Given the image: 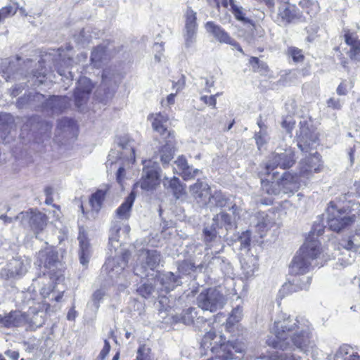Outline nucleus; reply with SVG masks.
I'll return each mask as SVG.
<instances>
[{
	"label": "nucleus",
	"mask_w": 360,
	"mask_h": 360,
	"mask_svg": "<svg viewBox=\"0 0 360 360\" xmlns=\"http://www.w3.org/2000/svg\"><path fill=\"white\" fill-rule=\"evenodd\" d=\"M226 302V297L216 288L203 290L197 297L198 307L210 312H215L222 309Z\"/></svg>",
	"instance_id": "423d86ee"
},
{
	"label": "nucleus",
	"mask_w": 360,
	"mask_h": 360,
	"mask_svg": "<svg viewBox=\"0 0 360 360\" xmlns=\"http://www.w3.org/2000/svg\"><path fill=\"white\" fill-rule=\"evenodd\" d=\"M20 219L21 224L25 227H30L34 233L36 238H39L40 232L46 226V216L39 212L30 210L22 212L16 216Z\"/></svg>",
	"instance_id": "9d476101"
},
{
	"label": "nucleus",
	"mask_w": 360,
	"mask_h": 360,
	"mask_svg": "<svg viewBox=\"0 0 360 360\" xmlns=\"http://www.w3.org/2000/svg\"><path fill=\"white\" fill-rule=\"evenodd\" d=\"M184 40L186 47H190L195 41L198 24L196 13L188 8L185 14Z\"/></svg>",
	"instance_id": "f3484780"
},
{
	"label": "nucleus",
	"mask_w": 360,
	"mask_h": 360,
	"mask_svg": "<svg viewBox=\"0 0 360 360\" xmlns=\"http://www.w3.org/2000/svg\"><path fill=\"white\" fill-rule=\"evenodd\" d=\"M297 18V13L294 6L285 4L279 7L278 22L283 25H287Z\"/></svg>",
	"instance_id": "c85d7f7f"
},
{
	"label": "nucleus",
	"mask_w": 360,
	"mask_h": 360,
	"mask_svg": "<svg viewBox=\"0 0 360 360\" xmlns=\"http://www.w3.org/2000/svg\"><path fill=\"white\" fill-rule=\"evenodd\" d=\"M46 99L44 95L39 93H34L29 94L27 98H20L17 101V105L19 108H22L25 104H27L30 108H33L37 110L46 111L47 107L46 105Z\"/></svg>",
	"instance_id": "4be33fe9"
},
{
	"label": "nucleus",
	"mask_w": 360,
	"mask_h": 360,
	"mask_svg": "<svg viewBox=\"0 0 360 360\" xmlns=\"http://www.w3.org/2000/svg\"><path fill=\"white\" fill-rule=\"evenodd\" d=\"M295 162V153L292 148H278L272 153L266 164V174H269L276 168L285 169L291 167Z\"/></svg>",
	"instance_id": "1a4fd4ad"
},
{
	"label": "nucleus",
	"mask_w": 360,
	"mask_h": 360,
	"mask_svg": "<svg viewBox=\"0 0 360 360\" xmlns=\"http://www.w3.org/2000/svg\"><path fill=\"white\" fill-rule=\"evenodd\" d=\"M327 105L329 108L339 110L342 107V103L339 98H330L327 101Z\"/></svg>",
	"instance_id": "338daca9"
},
{
	"label": "nucleus",
	"mask_w": 360,
	"mask_h": 360,
	"mask_svg": "<svg viewBox=\"0 0 360 360\" xmlns=\"http://www.w3.org/2000/svg\"><path fill=\"white\" fill-rule=\"evenodd\" d=\"M197 268H201V265L196 266L190 260H184L178 264V273L182 275H189Z\"/></svg>",
	"instance_id": "a19ab883"
},
{
	"label": "nucleus",
	"mask_w": 360,
	"mask_h": 360,
	"mask_svg": "<svg viewBox=\"0 0 360 360\" xmlns=\"http://www.w3.org/2000/svg\"><path fill=\"white\" fill-rule=\"evenodd\" d=\"M129 231L128 224L116 220L112 221L108 242V249L111 255L103 266V271H105L112 279L118 277L123 272L128 262L129 252L120 250L122 244L120 238L121 236L127 237Z\"/></svg>",
	"instance_id": "f03ea898"
},
{
	"label": "nucleus",
	"mask_w": 360,
	"mask_h": 360,
	"mask_svg": "<svg viewBox=\"0 0 360 360\" xmlns=\"http://www.w3.org/2000/svg\"><path fill=\"white\" fill-rule=\"evenodd\" d=\"M70 101L67 96H53L46 101L44 106L47 107V112L51 111L52 114H58L70 105Z\"/></svg>",
	"instance_id": "a878e982"
},
{
	"label": "nucleus",
	"mask_w": 360,
	"mask_h": 360,
	"mask_svg": "<svg viewBox=\"0 0 360 360\" xmlns=\"http://www.w3.org/2000/svg\"><path fill=\"white\" fill-rule=\"evenodd\" d=\"M105 198V193L102 191H98L91 195L89 203L92 209L98 212L101 207Z\"/></svg>",
	"instance_id": "a18cd8bd"
},
{
	"label": "nucleus",
	"mask_w": 360,
	"mask_h": 360,
	"mask_svg": "<svg viewBox=\"0 0 360 360\" xmlns=\"http://www.w3.org/2000/svg\"><path fill=\"white\" fill-rule=\"evenodd\" d=\"M306 154L299 165V172L296 174L298 178L309 179L312 174L319 170L320 155L316 152L310 151Z\"/></svg>",
	"instance_id": "f8f14e48"
},
{
	"label": "nucleus",
	"mask_w": 360,
	"mask_h": 360,
	"mask_svg": "<svg viewBox=\"0 0 360 360\" xmlns=\"http://www.w3.org/2000/svg\"><path fill=\"white\" fill-rule=\"evenodd\" d=\"M311 325L304 317L292 319L290 317L274 321L271 332L275 337H269L266 344L282 351L292 350L294 347L307 352L313 347Z\"/></svg>",
	"instance_id": "f257e3e1"
},
{
	"label": "nucleus",
	"mask_w": 360,
	"mask_h": 360,
	"mask_svg": "<svg viewBox=\"0 0 360 360\" xmlns=\"http://www.w3.org/2000/svg\"><path fill=\"white\" fill-rule=\"evenodd\" d=\"M13 124V117L7 113L0 114V131H7Z\"/></svg>",
	"instance_id": "49530a36"
},
{
	"label": "nucleus",
	"mask_w": 360,
	"mask_h": 360,
	"mask_svg": "<svg viewBox=\"0 0 360 360\" xmlns=\"http://www.w3.org/2000/svg\"><path fill=\"white\" fill-rule=\"evenodd\" d=\"M189 191L199 207H205L208 205L212 193L210 186L207 182L198 179L190 186Z\"/></svg>",
	"instance_id": "ddd939ff"
},
{
	"label": "nucleus",
	"mask_w": 360,
	"mask_h": 360,
	"mask_svg": "<svg viewBox=\"0 0 360 360\" xmlns=\"http://www.w3.org/2000/svg\"><path fill=\"white\" fill-rule=\"evenodd\" d=\"M347 55L352 60L360 62V42L350 47Z\"/></svg>",
	"instance_id": "6e6d98bb"
},
{
	"label": "nucleus",
	"mask_w": 360,
	"mask_h": 360,
	"mask_svg": "<svg viewBox=\"0 0 360 360\" xmlns=\"http://www.w3.org/2000/svg\"><path fill=\"white\" fill-rule=\"evenodd\" d=\"M200 100L210 106H212L213 108H215L216 106V96H202L200 97Z\"/></svg>",
	"instance_id": "774afa93"
},
{
	"label": "nucleus",
	"mask_w": 360,
	"mask_h": 360,
	"mask_svg": "<svg viewBox=\"0 0 360 360\" xmlns=\"http://www.w3.org/2000/svg\"><path fill=\"white\" fill-rule=\"evenodd\" d=\"M117 86L115 70L112 68L104 69L101 84L96 91L97 99L101 103H107L112 98Z\"/></svg>",
	"instance_id": "6e6552de"
},
{
	"label": "nucleus",
	"mask_w": 360,
	"mask_h": 360,
	"mask_svg": "<svg viewBox=\"0 0 360 360\" xmlns=\"http://www.w3.org/2000/svg\"><path fill=\"white\" fill-rule=\"evenodd\" d=\"M17 8L12 6H7L0 9V22L3 21L5 18L15 14Z\"/></svg>",
	"instance_id": "4d7b16f0"
},
{
	"label": "nucleus",
	"mask_w": 360,
	"mask_h": 360,
	"mask_svg": "<svg viewBox=\"0 0 360 360\" xmlns=\"http://www.w3.org/2000/svg\"><path fill=\"white\" fill-rule=\"evenodd\" d=\"M37 264L49 269V274H54L59 264L58 252L51 247L41 250L38 253Z\"/></svg>",
	"instance_id": "2eb2a0df"
},
{
	"label": "nucleus",
	"mask_w": 360,
	"mask_h": 360,
	"mask_svg": "<svg viewBox=\"0 0 360 360\" xmlns=\"http://www.w3.org/2000/svg\"><path fill=\"white\" fill-rule=\"evenodd\" d=\"M238 240L240 243V249H248L251 241L250 232L249 231L243 232L239 237Z\"/></svg>",
	"instance_id": "13d9d810"
},
{
	"label": "nucleus",
	"mask_w": 360,
	"mask_h": 360,
	"mask_svg": "<svg viewBox=\"0 0 360 360\" xmlns=\"http://www.w3.org/2000/svg\"><path fill=\"white\" fill-rule=\"evenodd\" d=\"M206 31L211 34L214 38L219 43L229 44L235 47L238 51L243 52L240 46L233 39H232L228 32H226L220 25L212 21L207 22L205 25Z\"/></svg>",
	"instance_id": "4468645a"
},
{
	"label": "nucleus",
	"mask_w": 360,
	"mask_h": 360,
	"mask_svg": "<svg viewBox=\"0 0 360 360\" xmlns=\"http://www.w3.org/2000/svg\"><path fill=\"white\" fill-rule=\"evenodd\" d=\"M231 11L235 18L240 21L246 22L247 19L243 12V8L235 4V0H229Z\"/></svg>",
	"instance_id": "3c124183"
},
{
	"label": "nucleus",
	"mask_w": 360,
	"mask_h": 360,
	"mask_svg": "<svg viewBox=\"0 0 360 360\" xmlns=\"http://www.w3.org/2000/svg\"><path fill=\"white\" fill-rule=\"evenodd\" d=\"M134 141L129 139L127 136L119 138L117 144L122 150V155L132 163L135 161V150Z\"/></svg>",
	"instance_id": "7c9ffc66"
},
{
	"label": "nucleus",
	"mask_w": 360,
	"mask_h": 360,
	"mask_svg": "<svg viewBox=\"0 0 360 360\" xmlns=\"http://www.w3.org/2000/svg\"><path fill=\"white\" fill-rule=\"evenodd\" d=\"M201 173L198 169H194L192 166L186 167L184 171L180 173V175L184 180H189L195 178Z\"/></svg>",
	"instance_id": "603ef678"
},
{
	"label": "nucleus",
	"mask_w": 360,
	"mask_h": 360,
	"mask_svg": "<svg viewBox=\"0 0 360 360\" xmlns=\"http://www.w3.org/2000/svg\"><path fill=\"white\" fill-rule=\"evenodd\" d=\"M176 167L175 169L180 174L182 171H184L186 167H189L187 160L183 156H180L177 158V160L174 162Z\"/></svg>",
	"instance_id": "e2e57ef3"
},
{
	"label": "nucleus",
	"mask_w": 360,
	"mask_h": 360,
	"mask_svg": "<svg viewBox=\"0 0 360 360\" xmlns=\"http://www.w3.org/2000/svg\"><path fill=\"white\" fill-rule=\"evenodd\" d=\"M164 186L170 188L176 198H179L184 193V188L181 185L180 180L176 177H173L171 179H166L164 181Z\"/></svg>",
	"instance_id": "c9c22d12"
},
{
	"label": "nucleus",
	"mask_w": 360,
	"mask_h": 360,
	"mask_svg": "<svg viewBox=\"0 0 360 360\" xmlns=\"http://www.w3.org/2000/svg\"><path fill=\"white\" fill-rule=\"evenodd\" d=\"M299 178L297 174L292 175L288 172H285L282 177L278 180L281 190V194L292 195L297 191L300 186Z\"/></svg>",
	"instance_id": "412c9836"
},
{
	"label": "nucleus",
	"mask_w": 360,
	"mask_h": 360,
	"mask_svg": "<svg viewBox=\"0 0 360 360\" xmlns=\"http://www.w3.org/2000/svg\"><path fill=\"white\" fill-rule=\"evenodd\" d=\"M229 199L221 191H216L212 193L208 205L222 208L229 205Z\"/></svg>",
	"instance_id": "f704fd0d"
},
{
	"label": "nucleus",
	"mask_w": 360,
	"mask_h": 360,
	"mask_svg": "<svg viewBox=\"0 0 360 360\" xmlns=\"http://www.w3.org/2000/svg\"><path fill=\"white\" fill-rule=\"evenodd\" d=\"M345 41L350 47L356 45L358 42H360V39H358L354 34L351 33L349 31H347L345 34Z\"/></svg>",
	"instance_id": "680f3d73"
},
{
	"label": "nucleus",
	"mask_w": 360,
	"mask_h": 360,
	"mask_svg": "<svg viewBox=\"0 0 360 360\" xmlns=\"http://www.w3.org/2000/svg\"><path fill=\"white\" fill-rule=\"evenodd\" d=\"M106 48L103 45L97 46L91 52V62L96 68H100L106 59Z\"/></svg>",
	"instance_id": "473e14b6"
},
{
	"label": "nucleus",
	"mask_w": 360,
	"mask_h": 360,
	"mask_svg": "<svg viewBox=\"0 0 360 360\" xmlns=\"http://www.w3.org/2000/svg\"><path fill=\"white\" fill-rule=\"evenodd\" d=\"M261 185L262 190L264 193H266L269 195H275L281 194V190L278 181H270L262 180Z\"/></svg>",
	"instance_id": "4c0bfd02"
},
{
	"label": "nucleus",
	"mask_w": 360,
	"mask_h": 360,
	"mask_svg": "<svg viewBox=\"0 0 360 360\" xmlns=\"http://www.w3.org/2000/svg\"><path fill=\"white\" fill-rule=\"evenodd\" d=\"M28 315L20 311H11L4 317L0 316V323L6 328L19 327L27 323Z\"/></svg>",
	"instance_id": "b1692460"
},
{
	"label": "nucleus",
	"mask_w": 360,
	"mask_h": 360,
	"mask_svg": "<svg viewBox=\"0 0 360 360\" xmlns=\"http://www.w3.org/2000/svg\"><path fill=\"white\" fill-rule=\"evenodd\" d=\"M134 360H155V357L151 349L143 345L137 349L136 356Z\"/></svg>",
	"instance_id": "37998d69"
},
{
	"label": "nucleus",
	"mask_w": 360,
	"mask_h": 360,
	"mask_svg": "<svg viewBox=\"0 0 360 360\" xmlns=\"http://www.w3.org/2000/svg\"><path fill=\"white\" fill-rule=\"evenodd\" d=\"M311 282L309 276L295 277L288 283L282 286L281 291L283 292H293L302 290H307Z\"/></svg>",
	"instance_id": "cd10ccee"
},
{
	"label": "nucleus",
	"mask_w": 360,
	"mask_h": 360,
	"mask_svg": "<svg viewBox=\"0 0 360 360\" xmlns=\"http://www.w3.org/2000/svg\"><path fill=\"white\" fill-rule=\"evenodd\" d=\"M165 143L160 146L158 151L155 152L153 158L160 157V161L163 165L168 164L174 158V137H169L163 139Z\"/></svg>",
	"instance_id": "5701e85b"
},
{
	"label": "nucleus",
	"mask_w": 360,
	"mask_h": 360,
	"mask_svg": "<svg viewBox=\"0 0 360 360\" xmlns=\"http://www.w3.org/2000/svg\"><path fill=\"white\" fill-rule=\"evenodd\" d=\"M93 87V84L89 78L79 77L74 93L75 105L79 109L87 102Z\"/></svg>",
	"instance_id": "dca6fc26"
},
{
	"label": "nucleus",
	"mask_w": 360,
	"mask_h": 360,
	"mask_svg": "<svg viewBox=\"0 0 360 360\" xmlns=\"http://www.w3.org/2000/svg\"><path fill=\"white\" fill-rule=\"evenodd\" d=\"M241 268L243 273L246 278H251L258 270L257 259L254 256H248L244 258L241 262Z\"/></svg>",
	"instance_id": "2f4dec72"
},
{
	"label": "nucleus",
	"mask_w": 360,
	"mask_h": 360,
	"mask_svg": "<svg viewBox=\"0 0 360 360\" xmlns=\"http://www.w3.org/2000/svg\"><path fill=\"white\" fill-rule=\"evenodd\" d=\"M30 262V259L25 257L13 258L6 266L1 269L0 276L6 279L20 278L27 272Z\"/></svg>",
	"instance_id": "9b49d317"
},
{
	"label": "nucleus",
	"mask_w": 360,
	"mask_h": 360,
	"mask_svg": "<svg viewBox=\"0 0 360 360\" xmlns=\"http://www.w3.org/2000/svg\"><path fill=\"white\" fill-rule=\"evenodd\" d=\"M198 316L197 309L195 307H189L183 310L180 321L186 325H191L194 323L195 319Z\"/></svg>",
	"instance_id": "58836bf2"
},
{
	"label": "nucleus",
	"mask_w": 360,
	"mask_h": 360,
	"mask_svg": "<svg viewBox=\"0 0 360 360\" xmlns=\"http://www.w3.org/2000/svg\"><path fill=\"white\" fill-rule=\"evenodd\" d=\"M295 122L294 120L291 117H288L282 122L281 125L283 128L285 129L288 133L290 134L295 127Z\"/></svg>",
	"instance_id": "0e129e2a"
},
{
	"label": "nucleus",
	"mask_w": 360,
	"mask_h": 360,
	"mask_svg": "<svg viewBox=\"0 0 360 360\" xmlns=\"http://www.w3.org/2000/svg\"><path fill=\"white\" fill-rule=\"evenodd\" d=\"M159 167L158 165L151 167L146 165L143 167L141 180L136 185L139 184L141 188L146 191L153 190L159 184Z\"/></svg>",
	"instance_id": "a211bd4d"
},
{
	"label": "nucleus",
	"mask_w": 360,
	"mask_h": 360,
	"mask_svg": "<svg viewBox=\"0 0 360 360\" xmlns=\"http://www.w3.org/2000/svg\"><path fill=\"white\" fill-rule=\"evenodd\" d=\"M79 243V262L83 266H86L91 257V250L89 243L84 233H79L78 236Z\"/></svg>",
	"instance_id": "c756f323"
},
{
	"label": "nucleus",
	"mask_w": 360,
	"mask_h": 360,
	"mask_svg": "<svg viewBox=\"0 0 360 360\" xmlns=\"http://www.w3.org/2000/svg\"><path fill=\"white\" fill-rule=\"evenodd\" d=\"M327 224L335 232L350 226L356 221L355 214H348L345 210L337 209L333 202L327 208Z\"/></svg>",
	"instance_id": "0eeeda50"
},
{
	"label": "nucleus",
	"mask_w": 360,
	"mask_h": 360,
	"mask_svg": "<svg viewBox=\"0 0 360 360\" xmlns=\"http://www.w3.org/2000/svg\"><path fill=\"white\" fill-rule=\"evenodd\" d=\"M148 119H152L153 130L158 132L162 139L174 137V131L168 129L169 117L166 114L156 113L150 115Z\"/></svg>",
	"instance_id": "6ab92c4d"
},
{
	"label": "nucleus",
	"mask_w": 360,
	"mask_h": 360,
	"mask_svg": "<svg viewBox=\"0 0 360 360\" xmlns=\"http://www.w3.org/2000/svg\"><path fill=\"white\" fill-rule=\"evenodd\" d=\"M340 244L347 252L350 250L356 252L360 247V234L349 236L348 239L342 240Z\"/></svg>",
	"instance_id": "e433bc0d"
},
{
	"label": "nucleus",
	"mask_w": 360,
	"mask_h": 360,
	"mask_svg": "<svg viewBox=\"0 0 360 360\" xmlns=\"http://www.w3.org/2000/svg\"><path fill=\"white\" fill-rule=\"evenodd\" d=\"M156 278L161 285V288H159L161 292L168 293L182 283L181 277L171 271L162 274L158 272Z\"/></svg>",
	"instance_id": "aec40b11"
},
{
	"label": "nucleus",
	"mask_w": 360,
	"mask_h": 360,
	"mask_svg": "<svg viewBox=\"0 0 360 360\" xmlns=\"http://www.w3.org/2000/svg\"><path fill=\"white\" fill-rule=\"evenodd\" d=\"M255 139L258 148L260 149L268 142L269 139L267 130L256 131L255 134Z\"/></svg>",
	"instance_id": "09e8293b"
},
{
	"label": "nucleus",
	"mask_w": 360,
	"mask_h": 360,
	"mask_svg": "<svg viewBox=\"0 0 360 360\" xmlns=\"http://www.w3.org/2000/svg\"><path fill=\"white\" fill-rule=\"evenodd\" d=\"M271 360H300V358L299 356H295L290 353L278 354V352H276V354L271 356Z\"/></svg>",
	"instance_id": "052dcab7"
},
{
	"label": "nucleus",
	"mask_w": 360,
	"mask_h": 360,
	"mask_svg": "<svg viewBox=\"0 0 360 360\" xmlns=\"http://www.w3.org/2000/svg\"><path fill=\"white\" fill-rule=\"evenodd\" d=\"M288 54L290 56L292 60L296 62H302L304 60L302 51L296 47H290L288 49Z\"/></svg>",
	"instance_id": "5fc2aeb1"
},
{
	"label": "nucleus",
	"mask_w": 360,
	"mask_h": 360,
	"mask_svg": "<svg viewBox=\"0 0 360 360\" xmlns=\"http://www.w3.org/2000/svg\"><path fill=\"white\" fill-rule=\"evenodd\" d=\"M217 229H219V227L217 226L216 223H214L213 220L210 226H206L204 228L203 234L205 242L210 243L217 238V235L219 234V232L217 230Z\"/></svg>",
	"instance_id": "79ce46f5"
},
{
	"label": "nucleus",
	"mask_w": 360,
	"mask_h": 360,
	"mask_svg": "<svg viewBox=\"0 0 360 360\" xmlns=\"http://www.w3.org/2000/svg\"><path fill=\"white\" fill-rule=\"evenodd\" d=\"M209 264L218 267L221 271H224L229 266V264L220 257H213L210 261Z\"/></svg>",
	"instance_id": "bf43d9fd"
},
{
	"label": "nucleus",
	"mask_w": 360,
	"mask_h": 360,
	"mask_svg": "<svg viewBox=\"0 0 360 360\" xmlns=\"http://www.w3.org/2000/svg\"><path fill=\"white\" fill-rule=\"evenodd\" d=\"M252 223L255 232L260 238H263L274 224L272 220L265 212L257 213L255 216Z\"/></svg>",
	"instance_id": "393cba45"
},
{
	"label": "nucleus",
	"mask_w": 360,
	"mask_h": 360,
	"mask_svg": "<svg viewBox=\"0 0 360 360\" xmlns=\"http://www.w3.org/2000/svg\"><path fill=\"white\" fill-rule=\"evenodd\" d=\"M213 221L216 223L217 227L222 228V226H224L226 230L231 227L232 224L231 216L223 212L217 214L213 218Z\"/></svg>",
	"instance_id": "ea45409f"
},
{
	"label": "nucleus",
	"mask_w": 360,
	"mask_h": 360,
	"mask_svg": "<svg viewBox=\"0 0 360 360\" xmlns=\"http://www.w3.org/2000/svg\"><path fill=\"white\" fill-rule=\"evenodd\" d=\"M241 309L239 307L234 309L232 311V314L228 319V322L231 324H233L235 322H238L241 318Z\"/></svg>",
	"instance_id": "69168bd1"
},
{
	"label": "nucleus",
	"mask_w": 360,
	"mask_h": 360,
	"mask_svg": "<svg viewBox=\"0 0 360 360\" xmlns=\"http://www.w3.org/2000/svg\"><path fill=\"white\" fill-rule=\"evenodd\" d=\"M320 253L319 241L314 238H307L290 265V273L302 275L307 273L313 266L316 265L315 259Z\"/></svg>",
	"instance_id": "7ed1b4c3"
},
{
	"label": "nucleus",
	"mask_w": 360,
	"mask_h": 360,
	"mask_svg": "<svg viewBox=\"0 0 360 360\" xmlns=\"http://www.w3.org/2000/svg\"><path fill=\"white\" fill-rule=\"evenodd\" d=\"M160 262V254L155 250H142L139 256V263L134 269V274L141 278H155L158 271H155Z\"/></svg>",
	"instance_id": "20e7f679"
},
{
	"label": "nucleus",
	"mask_w": 360,
	"mask_h": 360,
	"mask_svg": "<svg viewBox=\"0 0 360 360\" xmlns=\"http://www.w3.org/2000/svg\"><path fill=\"white\" fill-rule=\"evenodd\" d=\"M154 287L152 283H143L140 287L136 289L139 295L144 298H148L154 291Z\"/></svg>",
	"instance_id": "8fccbe9b"
},
{
	"label": "nucleus",
	"mask_w": 360,
	"mask_h": 360,
	"mask_svg": "<svg viewBox=\"0 0 360 360\" xmlns=\"http://www.w3.org/2000/svg\"><path fill=\"white\" fill-rule=\"evenodd\" d=\"M297 146L302 153L316 150L319 145L318 134L311 122L304 120L300 122V129L297 132Z\"/></svg>",
	"instance_id": "39448f33"
},
{
	"label": "nucleus",
	"mask_w": 360,
	"mask_h": 360,
	"mask_svg": "<svg viewBox=\"0 0 360 360\" xmlns=\"http://www.w3.org/2000/svg\"><path fill=\"white\" fill-rule=\"evenodd\" d=\"M105 292L103 289H98L96 290L92 295L91 302H89V307H93L95 310H98L99 308L100 302L103 300Z\"/></svg>",
	"instance_id": "de8ad7c7"
},
{
	"label": "nucleus",
	"mask_w": 360,
	"mask_h": 360,
	"mask_svg": "<svg viewBox=\"0 0 360 360\" xmlns=\"http://www.w3.org/2000/svg\"><path fill=\"white\" fill-rule=\"evenodd\" d=\"M135 200V195L131 192L122 203V205L116 210V215L115 220L127 224L126 221L130 217V212L132 205Z\"/></svg>",
	"instance_id": "bb28decb"
},
{
	"label": "nucleus",
	"mask_w": 360,
	"mask_h": 360,
	"mask_svg": "<svg viewBox=\"0 0 360 360\" xmlns=\"http://www.w3.org/2000/svg\"><path fill=\"white\" fill-rule=\"evenodd\" d=\"M300 5L306 10L310 15H315L319 10V6L316 0H302Z\"/></svg>",
	"instance_id": "c03bdc74"
},
{
	"label": "nucleus",
	"mask_w": 360,
	"mask_h": 360,
	"mask_svg": "<svg viewBox=\"0 0 360 360\" xmlns=\"http://www.w3.org/2000/svg\"><path fill=\"white\" fill-rule=\"evenodd\" d=\"M90 38L89 31L86 30H82L78 35L75 36V41L82 46L89 44L90 42Z\"/></svg>",
	"instance_id": "864d4df0"
},
{
	"label": "nucleus",
	"mask_w": 360,
	"mask_h": 360,
	"mask_svg": "<svg viewBox=\"0 0 360 360\" xmlns=\"http://www.w3.org/2000/svg\"><path fill=\"white\" fill-rule=\"evenodd\" d=\"M30 314H32V317H30V314H27L28 321L27 323L29 324L32 330H35L43 326L45 321V314L43 311L31 310Z\"/></svg>",
	"instance_id": "72a5a7b5"
}]
</instances>
